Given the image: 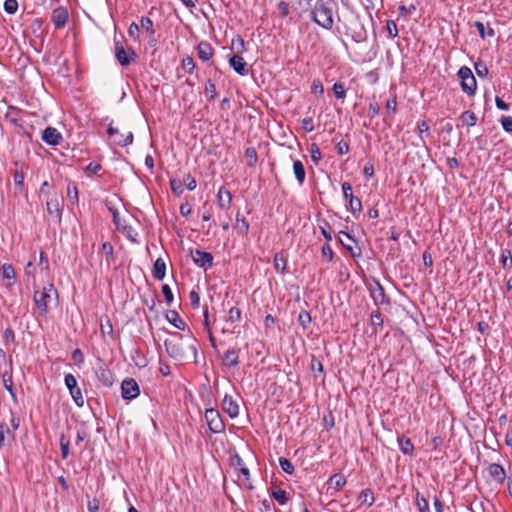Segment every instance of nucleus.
<instances>
[{"mask_svg":"<svg viewBox=\"0 0 512 512\" xmlns=\"http://www.w3.org/2000/svg\"><path fill=\"white\" fill-rule=\"evenodd\" d=\"M312 15L314 22L324 29L330 30L333 27L334 20L332 10L321 0H319L315 5Z\"/></svg>","mask_w":512,"mask_h":512,"instance_id":"nucleus-1","label":"nucleus"},{"mask_svg":"<svg viewBox=\"0 0 512 512\" xmlns=\"http://www.w3.org/2000/svg\"><path fill=\"white\" fill-rule=\"evenodd\" d=\"M164 346L170 357L178 361L185 359L186 349L181 335L176 333L172 338L166 339Z\"/></svg>","mask_w":512,"mask_h":512,"instance_id":"nucleus-2","label":"nucleus"},{"mask_svg":"<svg viewBox=\"0 0 512 512\" xmlns=\"http://www.w3.org/2000/svg\"><path fill=\"white\" fill-rule=\"evenodd\" d=\"M57 297L58 293L56 289L52 285H49L48 287H44L42 291H35L34 302L38 309L45 312L49 303L56 300Z\"/></svg>","mask_w":512,"mask_h":512,"instance_id":"nucleus-3","label":"nucleus"},{"mask_svg":"<svg viewBox=\"0 0 512 512\" xmlns=\"http://www.w3.org/2000/svg\"><path fill=\"white\" fill-rule=\"evenodd\" d=\"M458 76L461 80V88L463 92L468 95H474L477 88V82L471 69L466 66L461 67L458 71Z\"/></svg>","mask_w":512,"mask_h":512,"instance_id":"nucleus-4","label":"nucleus"},{"mask_svg":"<svg viewBox=\"0 0 512 512\" xmlns=\"http://www.w3.org/2000/svg\"><path fill=\"white\" fill-rule=\"evenodd\" d=\"M205 420L213 433H221L225 426L218 410L210 408L205 411Z\"/></svg>","mask_w":512,"mask_h":512,"instance_id":"nucleus-5","label":"nucleus"},{"mask_svg":"<svg viewBox=\"0 0 512 512\" xmlns=\"http://www.w3.org/2000/svg\"><path fill=\"white\" fill-rule=\"evenodd\" d=\"M16 272L14 267L5 263L0 267V283L5 289L11 290L16 283Z\"/></svg>","mask_w":512,"mask_h":512,"instance_id":"nucleus-6","label":"nucleus"},{"mask_svg":"<svg viewBox=\"0 0 512 512\" xmlns=\"http://www.w3.org/2000/svg\"><path fill=\"white\" fill-rule=\"evenodd\" d=\"M66 388L69 390L70 395L78 407L84 405V396L81 388L77 384L76 378L72 374H66Z\"/></svg>","mask_w":512,"mask_h":512,"instance_id":"nucleus-7","label":"nucleus"},{"mask_svg":"<svg viewBox=\"0 0 512 512\" xmlns=\"http://www.w3.org/2000/svg\"><path fill=\"white\" fill-rule=\"evenodd\" d=\"M115 57L122 66H128L136 58V53L132 48L125 49L119 41H115Z\"/></svg>","mask_w":512,"mask_h":512,"instance_id":"nucleus-8","label":"nucleus"},{"mask_svg":"<svg viewBox=\"0 0 512 512\" xmlns=\"http://www.w3.org/2000/svg\"><path fill=\"white\" fill-rule=\"evenodd\" d=\"M107 132L109 136L113 137V142L119 146H128L133 142L134 137L131 131L122 133L118 128L110 125Z\"/></svg>","mask_w":512,"mask_h":512,"instance_id":"nucleus-9","label":"nucleus"},{"mask_svg":"<svg viewBox=\"0 0 512 512\" xmlns=\"http://www.w3.org/2000/svg\"><path fill=\"white\" fill-rule=\"evenodd\" d=\"M140 393L138 383L132 379H125L121 384V394L124 399L131 400Z\"/></svg>","mask_w":512,"mask_h":512,"instance_id":"nucleus-10","label":"nucleus"},{"mask_svg":"<svg viewBox=\"0 0 512 512\" xmlns=\"http://www.w3.org/2000/svg\"><path fill=\"white\" fill-rule=\"evenodd\" d=\"M192 258L194 263L201 268L207 269L213 265V256L209 252H205L202 250H196L192 254Z\"/></svg>","mask_w":512,"mask_h":512,"instance_id":"nucleus-11","label":"nucleus"},{"mask_svg":"<svg viewBox=\"0 0 512 512\" xmlns=\"http://www.w3.org/2000/svg\"><path fill=\"white\" fill-rule=\"evenodd\" d=\"M61 0H48L49 6L53 7L51 20L57 28L64 27V9L57 6Z\"/></svg>","mask_w":512,"mask_h":512,"instance_id":"nucleus-12","label":"nucleus"},{"mask_svg":"<svg viewBox=\"0 0 512 512\" xmlns=\"http://www.w3.org/2000/svg\"><path fill=\"white\" fill-rule=\"evenodd\" d=\"M222 408L231 418H236L239 415L240 408L238 402L231 395L224 396Z\"/></svg>","mask_w":512,"mask_h":512,"instance_id":"nucleus-13","label":"nucleus"},{"mask_svg":"<svg viewBox=\"0 0 512 512\" xmlns=\"http://www.w3.org/2000/svg\"><path fill=\"white\" fill-rule=\"evenodd\" d=\"M229 64L233 70L241 76H246L249 73V68L245 60L238 54L233 55L229 59Z\"/></svg>","mask_w":512,"mask_h":512,"instance_id":"nucleus-14","label":"nucleus"},{"mask_svg":"<svg viewBox=\"0 0 512 512\" xmlns=\"http://www.w3.org/2000/svg\"><path fill=\"white\" fill-rule=\"evenodd\" d=\"M42 140L48 145H57L62 140V135L56 128L47 127L42 133Z\"/></svg>","mask_w":512,"mask_h":512,"instance_id":"nucleus-15","label":"nucleus"},{"mask_svg":"<svg viewBox=\"0 0 512 512\" xmlns=\"http://www.w3.org/2000/svg\"><path fill=\"white\" fill-rule=\"evenodd\" d=\"M370 295L376 305H381L386 302V296L383 287L379 282H374L369 286Z\"/></svg>","mask_w":512,"mask_h":512,"instance_id":"nucleus-16","label":"nucleus"},{"mask_svg":"<svg viewBox=\"0 0 512 512\" xmlns=\"http://www.w3.org/2000/svg\"><path fill=\"white\" fill-rule=\"evenodd\" d=\"M239 352L240 349L229 348L223 355V365L227 367H237L240 363Z\"/></svg>","mask_w":512,"mask_h":512,"instance_id":"nucleus-17","label":"nucleus"},{"mask_svg":"<svg viewBox=\"0 0 512 512\" xmlns=\"http://www.w3.org/2000/svg\"><path fill=\"white\" fill-rule=\"evenodd\" d=\"M488 474L498 483H503L506 478V472L502 465L497 463H491L488 466Z\"/></svg>","mask_w":512,"mask_h":512,"instance_id":"nucleus-18","label":"nucleus"},{"mask_svg":"<svg viewBox=\"0 0 512 512\" xmlns=\"http://www.w3.org/2000/svg\"><path fill=\"white\" fill-rule=\"evenodd\" d=\"M197 55L202 61H208L213 56V48L208 42H200L197 46Z\"/></svg>","mask_w":512,"mask_h":512,"instance_id":"nucleus-19","label":"nucleus"},{"mask_svg":"<svg viewBox=\"0 0 512 512\" xmlns=\"http://www.w3.org/2000/svg\"><path fill=\"white\" fill-rule=\"evenodd\" d=\"M360 506L371 507L375 501L374 493L371 489H364L357 497Z\"/></svg>","mask_w":512,"mask_h":512,"instance_id":"nucleus-20","label":"nucleus"},{"mask_svg":"<svg viewBox=\"0 0 512 512\" xmlns=\"http://www.w3.org/2000/svg\"><path fill=\"white\" fill-rule=\"evenodd\" d=\"M218 203L219 206L223 209L228 208L232 201L231 193L225 189L224 187H221L217 193Z\"/></svg>","mask_w":512,"mask_h":512,"instance_id":"nucleus-21","label":"nucleus"},{"mask_svg":"<svg viewBox=\"0 0 512 512\" xmlns=\"http://www.w3.org/2000/svg\"><path fill=\"white\" fill-rule=\"evenodd\" d=\"M338 239H339V242L342 244V246L345 249L350 251L353 256L356 255L354 253V251H353V244L355 243V240L353 239V237L349 233L344 232V231H340V233L338 235Z\"/></svg>","mask_w":512,"mask_h":512,"instance_id":"nucleus-22","label":"nucleus"},{"mask_svg":"<svg viewBox=\"0 0 512 512\" xmlns=\"http://www.w3.org/2000/svg\"><path fill=\"white\" fill-rule=\"evenodd\" d=\"M166 275V263L162 258L156 259L153 266V276L157 280H163Z\"/></svg>","mask_w":512,"mask_h":512,"instance_id":"nucleus-23","label":"nucleus"},{"mask_svg":"<svg viewBox=\"0 0 512 512\" xmlns=\"http://www.w3.org/2000/svg\"><path fill=\"white\" fill-rule=\"evenodd\" d=\"M97 377L107 387L112 386L114 383V376L107 368L101 367L97 372Z\"/></svg>","mask_w":512,"mask_h":512,"instance_id":"nucleus-24","label":"nucleus"},{"mask_svg":"<svg viewBox=\"0 0 512 512\" xmlns=\"http://www.w3.org/2000/svg\"><path fill=\"white\" fill-rule=\"evenodd\" d=\"M293 171L297 182L300 186L303 185L306 177V172L303 163L300 160H295L293 162Z\"/></svg>","mask_w":512,"mask_h":512,"instance_id":"nucleus-25","label":"nucleus"},{"mask_svg":"<svg viewBox=\"0 0 512 512\" xmlns=\"http://www.w3.org/2000/svg\"><path fill=\"white\" fill-rule=\"evenodd\" d=\"M166 319L176 328L180 329V330H184L185 329V323L184 321L180 318L179 314L176 312V311H169L167 314H166Z\"/></svg>","mask_w":512,"mask_h":512,"instance_id":"nucleus-26","label":"nucleus"},{"mask_svg":"<svg viewBox=\"0 0 512 512\" xmlns=\"http://www.w3.org/2000/svg\"><path fill=\"white\" fill-rule=\"evenodd\" d=\"M398 444L399 448L402 451V453L406 455H412L414 451V446L409 438L406 437H399L398 438Z\"/></svg>","mask_w":512,"mask_h":512,"instance_id":"nucleus-27","label":"nucleus"},{"mask_svg":"<svg viewBox=\"0 0 512 512\" xmlns=\"http://www.w3.org/2000/svg\"><path fill=\"white\" fill-rule=\"evenodd\" d=\"M47 210L50 216L54 217L57 221H61V209L57 201H48L47 202Z\"/></svg>","mask_w":512,"mask_h":512,"instance_id":"nucleus-28","label":"nucleus"},{"mask_svg":"<svg viewBox=\"0 0 512 512\" xmlns=\"http://www.w3.org/2000/svg\"><path fill=\"white\" fill-rule=\"evenodd\" d=\"M235 228L240 234L246 235L249 231V223L244 217L237 214Z\"/></svg>","mask_w":512,"mask_h":512,"instance_id":"nucleus-29","label":"nucleus"},{"mask_svg":"<svg viewBox=\"0 0 512 512\" xmlns=\"http://www.w3.org/2000/svg\"><path fill=\"white\" fill-rule=\"evenodd\" d=\"M415 505L419 512H428L429 511L428 501L419 492L416 493V496H415Z\"/></svg>","mask_w":512,"mask_h":512,"instance_id":"nucleus-30","label":"nucleus"},{"mask_svg":"<svg viewBox=\"0 0 512 512\" xmlns=\"http://www.w3.org/2000/svg\"><path fill=\"white\" fill-rule=\"evenodd\" d=\"M460 119L463 122V124H465L467 126H474V125H476V122H477V117H476L475 113L472 111H469V110L464 111L461 114Z\"/></svg>","mask_w":512,"mask_h":512,"instance_id":"nucleus-31","label":"nucleus"},{"mask_svg":"<svg viewBox=\"0 0 512 512\" xmlns=\"http://www.w3.org/2000/svg\"><path fill=\"white\" fill-rule=\"evenodd\" d=\"M329 483L334 485L336 489H340L346 484V478L343 474L336 473L330 477Z\"/></svg>","mask_w":512,"mask_h":512,"instance_id":"nucleus-32","label":"nucleus"},{"mask_svg":"<svg viewBox=\"0 0 512 512\" xmlns=\"http://www.w3.org/2000/svg\"><path fill=\"white\" fill-rule=\"evenodd\" d=\"M349 206L348 209L351 211L353 215H356L362 211V203L361 200L357 197H351L350 200H348Z\"/></svg>","mask_w":512,"mask_h":512,"instance_id":"nucleus-33","label":"nucleus"},{"mask_svg":"<svg viewBox=\"0 0 512 512\" xmlns=\"http://www.w3.org/2000/svg\"><path fill=\"white\" fill-rule=\"evenodd\" d=\"M274 268L283 273L286 269L287 260L286 258L281 254H275L274 256Z\"/></svg>","mask_w":512,"mask_h":512,"instance_id":"nucleus-34","label":"nucleus"},{"mask_svg":"<svg viewBox=\"0 0 512 512\" xmlns=\"http://www.w3.org/2000/svg\"><path fill=\"white\" fill-rule=\"evenodd\" d=\"M120 232L123 233L132 242L137 241L136 236L138 234L129 223L123 224V227H121Z\"/></svg>","mask_w":512,"mask_h":512,"instance_id":"nucleus-35","label":"nucleus"},{"mask_svg":"<svg viewBox=\"0 0 512 512\" xmlns=\"http://www.w3.org/2000/svg\"><path fill=\"white\" fill-rule=\"evenodd\" d=\"M272 496L280 505H285L288 501L286 492L281 489L273 490Z\"/></svg>","mask_w":512,"mask_h":512,"instance_id":"nucleus-36","label":"nucleus"},{"mask_svg":"<svg viewBox=\"0 0 512 512\" xmlns=\"http://www.w3.org/2000/svg\"><path fill=\"white\" fill-rule=\"evenodd\" d=\"M170 186H171L173 193L177 196H180L184 192L183 183L179 179L170 180Z\"/></svg>","mask_w":512,"mask_h":512,"instance_id":"nucleus-37","label":"nucleus"},{"mask_svg":"<svg viewBox=\"0 0 512 512\" xmlns=\"http://www.w3.org/2000/svg\"><path fill=\"white\" fill-rule=\"evenodd\" d=\"M3 7L7 14H15L18 10V1L5 0Z\"/></svg>","mask_w":512,"mask_h":512,"instance_id":"nucleus-38","label":"nucleus"},{"mask_svg":"<svg viewBox=\"0 0 512 512\" xmlns=\"http://www.w3.org/2000/svg\"><path fill=\"white\" fill-rule=\"evenodd\" d=\"M279 465L282 468V470L288 474H293L294 472V466L291 463V461L287 458L280 457L279 458Z\"/></svg>","mask_w":512,"mask_h":512,"instance_id":"nucleus-39","label":"nucleus"},{"mask_svg":"<svg viewBox=\"0 0 512 512\" xmlns=\"http://www.w3.org/2000/svg\"><path fill=\"white\" fill-rule=\"evenodd\" d=\"M245 156L248 159V166L252 167L257 162V152L253 147H248L245 150Z\"/></svg>","mask_w":512,"mask_h":512,"instance_id":"nucleus-40","label":"nucleus"},{"mask_svg":"<svg viewBox=\"0 0 512 512\" xmlns=\"http://www.w3.org/2000/svg\"><path fill=\"white\" fill-rule=\"evenodd\" d=\"M140 24L142 29L148 32L150 35L154 34L153 22L149 17H141Z\"/></svg>","mask_w":512,"mask_h":512,"instance_id":"nucleus-41","label":"nucleus"},{"mask_svg":"<svg viewBox=\"0 0 512 512\" xmlns=\"http://www.w3.org/2000/svg\"><path fill=\"white\" fill-rule=\"evenodd\" d=\"M500 261L503 267L512 266V255L510 250L503 249L500 256Z\"/></svg>","mask_w":512,"mask_h":512,"instance_id":"nucleus-42","label":"nucleus"},{"mask_svg":"<svg viewBox=\"0 0 512 512\" xmlns=\"http://www.w3.org/2000/svg\"><path fill=\"white\" fill-rule=\"evenodd\" d=\"M332 90L338 99H344L346 97V91H345L344 85L342 83H340V82L335 83L333 85Z\"/></svg>","mask_w":512,"mask_h":512,"instance_id":"nucleus-43","label":"nucleus"},{"mask_svg":"<svg viewBox=\"0 0 512 512\" xmlns=\"http://www.w3.org/2000/svg\"><path fill=\"white\" fill-rule=\"evenodd\" d=\"M72 360L76 366L80 367L82 365L84 362V354L81 349L76 348L72 352Z\"/></svg>","mask_w":512,"mask_h":512,"instance_id":"nucleus-44","label":"nucleus"},{"mask_svg":"<svg viewBox=\"0 0 512 512\" xmlns=\"http://www.w3.org/2000/svg\"><path fill=\"white\" fill-rule=\"evenodd\" d=\"M241 320V311L237 307H232L228 313V321L234 323L239 322Z\"/></svg>","mask_w":512,"mask_h":512,"instance_id":"nucleus-45","label":"nucleus"},{"mask_svg":"<svg viewBox=\"0 0 512 512\" xmlns=\"http://www.w3.org/2000/svg\"><path fill=\"white\" fill-rule=\"evenodd\" d=\"M205 94L209 96L211 100L217 95L216 86L211 80H208L205 84Z\"/></svg>","mask_w":512,"mask_h":512,"instance_id":"nucleus-46","label":"nucleus"},{"mask_svg":"<svg viewBox=\"0 0 512 512\" xmlns=\"http://www.w3.org/2000/svg\"><path fill=\"white\" fill-rule=\"evenodd\" d=\"M311 159L314 163H318L321 160V151L317 144L313 143L310 147Z\"/></svg>","mask_w":512,"mask_h":512,"instance_id":"nucleus-47","label":"nucleus"},{"mask_svg":"<svg viewBox=\"0 0 512 512\" xmlns=\"http://www.w3.org/2000/svg\"><path fill=\"white\" fill-rule=\"evenodd\" d=\"M237 463L240 465L239 469V477H242L244 481H249L250 478V472L249 469L245 466H243L242 459L240 457H237Z\"/></svg>","mask_w":512,"mask_h":512,"instance_id":"nucleus-48","label":"nucleus"},{"mask_svg":"<svg viewBox=\"0 0 512 512\" xmlns=\"http://www.w3.org/2000/svg\"><path fill=\"white\" fill-rule=\"evenodd\" d=\"M298 321L303 328H306L311 323V316L308 312L302 311L299 313Z\"/></svg>","mask_w":512,"mask_h":512,"instance_id":"nucleus-49","label":"nucleus"},{"mask_svg":"<svg viewBox=\"0 0 512 512\" xmlns=\"http://www.w3.org/2000/svg\"><path fill=\"white\" fill-rule=\"evenodd\" d=\"M113 222L116 225L117 229L120 231L121 227H123V224H127L128 221L125 217H121L120 214L114 210L113 212Z\"/></svg>","mask_w":512,"mask_h":512,"instance_id":"nucleus-50","label":"nucleus"},{"mask_svg":"<svg viewBox=\"0 0 512 512\" xmlns=\"http://www.w3.org/2000/svg\"><path fill=\"white\" fill-rule=\"evenodd\" d=\"M386 27H387V31L389 33V36L394 39L398 36V28H397V24L395 23V21L393 20H388L387 21V24H386Z\"/></svg>","mask_w":512,"mask_h":512,"instance_id":"nucleus-51","label":"nucleus"},{"mask_svg":"<svg viewBox=\"0 0 512 512\" xmlns=\"http://www.w3.org/2000/svg\"><path fill=\"white\" fill-rule=\"evenodd\" d=\"M183 186L192 191L196 188V180L191 175H186L182 180Z\"/></svg>","mask_w":512,"mask_h":512,"instance_id":"nucleus-52","label":"nucleus"},{"mask_svg":"<svg viewBox=\"0 0 512 512\" xmlns=\"http://www.w3.org/2000/svg\"><path fill=\"white\" fill-rule=\"evenodd\" d=\"M182 67L186 72L192 73L195 69V63L191 57H185L182 60Z\"/></svg>","mask_w":512,"mask_h":512,"instance_id":"nucleus-53","label":"nucleus"},{"mask_svg":"<svg viewBox=\"0 0 512 512\" xmlns=\"http://www.w3.org/2000/svg\"><path fill=\"white\" fill-rule=\"evenodd\" d=\"M501 125L506 132L512 133V116H503Z\"/></svg>","mask_w":512,"mask_h":512,"instance_id":"nucleus-54","label":"nucleus"},{"mask_svg":"<svg viewBox=\"0 0 512 512\" xmlns=\"http://www.w3.org/2000/svg\"><path fill=\"white\" fill-rule=\"evenodd\" d=\"M342 192H343V197L346 200H350L351 197H354L353 193H352V186L349 182L342 183Z\"/></svg>","mask_w":512,"mask_h":512,"instance_id":"nucleus-55","label":"nucleus"},{"mask_svg":"<svg viewBox=\"0 0 512 512\" xmlns=\"http://www.w3.org/2000/svg\"><path fill=\"white\" fill-rule=\"evenodd\" d=\"M162 293L164 295V298L167 302V304H171L173 302V293L171 291V288L169 287V285L165 284L162 286Z\"/></svg>","mask_w":512,"mask_h":512,"instance_id":"nucleus-56","label":"nucleus"},{"mask_svg":"<svg viewBox=\"0 0 512 512\" xmlns=\"http://www.w3.org/2000/svg\"><path fill=\"white\" fill-rule=\"evenodd\" d=\"M3 384H4V387L6 388V390L10 393V395L15 398V393H14V390H13V382H12V378L10 376H6L4 375L3 376Z\"/></svg>","mask_w":512,"mask_h":512,"instance_id":"nucleus-57","label":"nucleus"},{"mask_svg":"<svg viewBox=\"0 0 512 512\" xmlns=\"http://www.w3.org/2000/svg\"><path fill=\"white\" fill-rule=\"evenodd\" d=\"M475 70L478 76L485 77L488 74V68L482 62L475 63Z\"/></svg>","mask_w":512,"mask_h":512,"instance_id":"nucleus-58","label":"nucleus"},{"mask_svg":"<svg viewBox=\"0 0 512 512\" xmlns=\"http://www.w3.org/2000/svg\"><path fill=\"white\" fill-rule=\"evenodd\" d=\"M102 169V166L98 163H90L86 167V173L88 175H96L100 170Z\"/></svg>","mask_w":512,"mask_h":512,"instance_id":"nucleus-59","label":"nucleus"},{"mask_svg":"<svg viewBox=\"0 0 512 512\" xmlns=\"http://www.w3.org/2000/svg\"><path fill=\"white\" fill-rule=\"evenodd\" d=\"M302 127L307 132H312L314 130L313 119L311 117L304 118L302 120Z\"/></svg>","mask_w":512,"mask_h":512,"instance_id":"nucleus-60","label":"nucleus"},{"mask_svg":"<svg viewBox=\"0 0 512 512\" xmlns=\"http://www.w3.org/2000/svg\"><path fill=\"white\" fill-rule=\"evenodd\" d=\"M336 148H337L338 154H340V155H344V154H347L349 152V145H348L347 142H345L343 140L338 142Z\"/></svg>","mask_w":512,"mask_h":512,"instance_id":"nucleus-61","label":"nucleus"},{"mask_svg":"<svg viewBox=\"0 0 512 512\" xmlns=\"http://www.w3.org/2000/svg\"><path fill=\"white\" fill-rule=\"evenodd\" d=\"M128 34L130 37L136 39L139 36V26L136 23H132L128 28Z\"/></svg>","mask_w":512,"mask_h":512,"instance_id":"nucleus-62","label":"nucleus"},{"mask_svg":"<svg viewBox=\"0 0 512 512\" xmlns=\"http://www.w3.org/2000/svg\"><path fill=\"white\" fill-rule=\"evenodd\" d=\"M189 298L191 301V305L193 307H198L200 304V296L196 291H191L189 294Z\"/></svg>","mask_w":512,"mask_h":512,"instance_id":"nucleus-63","label":"nucleus"},{"mask_svg":"<svg viewBox=\"0 0 512 512\" xmlns=\"http://www.w3.org/2000/svg\"><path fill=\"white\" fill-rule=\"evenodd\" d=\"M89 512H98L99 511V501L97 499H92L88 501L87 505Z\"/></svg>","mask_w":512,"mask_h":512,"instance_id":"nucleus-64","label":"nucleus"}]
</instances>
